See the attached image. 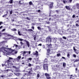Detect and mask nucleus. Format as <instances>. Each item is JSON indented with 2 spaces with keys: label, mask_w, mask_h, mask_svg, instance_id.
<instances>
[{
  "label": "nucleus",
  "mask_w": 79,
  "mask_h": 79,
  "mask_svg": "<svg viewBox=\"0 0 79 79\" xmlns=\"http://www.w3.org/2000/svg\"><path fill=\"white\" fill-rule=\"evenodd\" d=\"M53 31H54L55 33H56V32L58 31V29H57V28L55 27L54 29L53 30Z\"/></svg>",
  "instance_id": "0eeeda50"
},
{
  "label": "nucleus",
  "mask_w": 79,
  "mask_h": 79,
  "mask_svg": "<svg viewBox=\"0 0 79 79\" xmlns=\"http://www.w3.org/2000/svg\"><path fill=\"white\" fill-rule=\"evenodd\" d=\"M15 47H16V48H18L19 47L18 46V45L16 44H14L13 47L14 48V47H15Z\"/></svg>",
  "instance_id": "ddd939ff"
},
{
  "label": "nucleus",
  "mask_w": 79,
  "mask_h": 79,
  "mask_svg": "<svg viewBox=\"0 0 79 79\" xmlns=\"http://www.w3.org/2000/svg\"><path fill=\"white\" fill-rule=\"evenodd\" d=\"M73 27H74V28L76 27L74 25H73Z\"/></svg>",
  "instance_id": "052dcab7"
},
{
  "label": "nucleus",
  "mask_w": 79,
  "mask_h": 79,
  "mask_svg": "<svg viewBox=\"0 0 79 79\" xmlns=\"http://www.w3.org/2000/svg\"><path fill=\"white\" fill-rule=\"evenodd\" d=\"M56 13H59V10H56Z\"/></svg>",
  "instance_id": "5fc2aeb1"
},
{
  "label": "nucleus",
  "mask_w": 79,
  "mask_h": 79,
  "mask_svg": "<svg viewBox=\"0 0 79 79\" xmlns=\"http://www.w3.org/2000/svg\"><path fill=\"white\" fill-rule=\"evenodd\" d=\"M42 47L43 48H45V45H43Z\"/></svg>",
  "instance_id": "8fccbe9b"
},
{
  "label": "nucleus",
  "mask_w": 79,
  "mask_h": 79,
  "mask_svg": "<svg viewBox=\"0 0 79 79\" xmlns=\"http://www.w3.org/2000/svg\"><path fill=\"white\" fill-rule=\"evenodd\" d=\"M11 31H17V30L15 28H13L12 29H11Z\"/></svg>",
  "instance_id": "cd10ccee"
},
{
  "label": "nucleus",
  "mask_w": 79,
  "mask_h": 79,
  "mask_svg": "<svg viewBox=\"0 0 79 79\" xmlns=\"http://www.w3.org/2000/svg\"><path fill=\"white\" fill-rule=\"evenodd\" d=\"M43 67L44 68V70H47V71H48V64H44V65H43Z\"/></svg>",
  "instance_id": "39448f33"
},
{
  "label": "nucleus",
  "mask_w": 79,
  "mask_h": 79,
  "mask_svg": "<svg viewBox=\"0 0 79 79\" xmlns=\"http://www.w3.org/2000/svg\"><path fill=\"white\" fill-rule=\"evenodd\" d=\"M14 74L17 77H19V75H21V73H14Z\"/></svg>",
  "instance_id": "9d476101"
},
{
  "label": "nucleus",
  "mask_w": 79,
  "mask_h": 79,
  "mask_svg": "<svg viewBox=\"0 0 79 79\" xmlns=\"http://www.w3.org/2000/svg\"><path fill=\"white\" fill-rule=\"evenodd\" d=\"M28 31H33V30L32 29H28Z\"/></svg>",
  "instance_id": "a18cd8bd"
},
{
  "label": "nucleus",
  "mask_w": 79,
  "mask_h": 79,
  "mask_svg": "<svg viewBox=\"0 0 79 79\" xmlns=\"http://www.w3.org/2000/svg\"><path fill=\"white\" fill-rule=\"evenodd\" d=\"M32 68L29 69V70H30V71H29V73H30V72H31L32 71Z\"/></svg>",
  "instance_id": "473e14b6"
},
{
  "label": "nucleus",
  "mask_w": 79,
  "mask_h": 79,
  "mask_svg": "<svg viewBox=\"0 0 79 79\" xmlns=\"http://www.w3.org/2000/svg\"><path fill=\"white\" fill-rule=\"evenodd\" d=\"M65 7L68 10H71V7H69V6H66Z\"/></svg>",
  "instance_id": "6e6552de"
},
{
  "label": "nucleus",
  "mask_w": 79,
  "mask_h": 79,
  "mask_svg": "<svg viewBox=\"0 0 79 79\" xmlns=\"http://www.w3.org/2000/svg\"><path fill=\"white\" fill-rule=\"evenodd\" d=\"M20 31H18V33L19 35H21V34L20 33Z\"/></svg>",
  "instance_id": "ea45409f"
},
{
  "label": "nucleus",
  "mask_w": 79,
  "mask_h": 79,
  "mask_svg": "<svg viewBox=\"0 0 79 79\" xmlns=\"http://www.w3.org/2000/svg\"><path fill=\"white\" fill-rule=\"evenodd\" d=\"M45 75L46 77H49L50 76V74H48L47 73H45Z\"/></svg>",
  "instance_id": "2eb2a0df"
},
{
  "label": "nucleus",
  "mask_w": 79,
  "mask_h": 79,
  "mask_svg": "<svg viewBox=\"0 0 79 79\" xmlns=\"http://www.w3.org/2000/svg\"><path fill=\"white\" fill-rule=\"evenodd\" d=\"M18 40H19L20 41H23V40L24 42H25L26 43V44L28 46V47H30V44L29 42L26 40H23L21 38H18Z\"/></svg>",
  "instance_id": "20e7f679"
},
{
  "label": "nucleus",
  "mask_w": 79,
  "mask_h": 79,
  "mask_svg": "<svg viewBox=\"0 0 79 79\" xmlns=\"http://www.w3.org/2000/svg\"><path fill=\"white\" fill-rule=\"evenodd\" d=\"M53 12V11L52 10H50L49 11V16L50 17L51 16V13H52V12Z\"/></svg>",
  "instance_id": "393cba45"
},
{
  "label": "nucleus",
  "mask_w": 79,
  "mask_h": 79,
  "mask_svg": "<svg viewBox=\"0 0 79 79\" xmlns=\"http://www.w3.org/2000/svg\"><path fill=\"white\" fill-rule=\"evenodd\" d=\"M72 1H73V0H69L68 2V3H71L72 2Z\"/></svg>",
  "instance_id": "2f4dec72"
},
{
  "label": "nucleus",
  "mask_w": 79,
  "mask_h": 79,
  "mask_svg": "<svg viewBox=\"0 0 79 79\" xmlns=\"http://www.w3.org/2000/svg\"><path fill=\"white\" fill-rule=\"evenodd\" d=\"M61 55V54H60V53H58L57 54V56L58 57L59 56H60Z\"/></svg>",
  "instance_id": "4c0bfd02"
},
{
  "label": "nucleus",
  "mask_w": 79,
  "mask_h": 79,
  "mask_svg": "<svg viewBox=\"0 0 79 79\" xmlns=\"http://www.w3.org/2000/svg\"><path fill=\"white\" fill-rule=\"evenodd\" d=\"M31 66H32V64H30V63H29L28 65V66H29V67H31Z\"/></svg>",
  "instance_id": "a19ab883"
},
{
  "label": "nucleus",
  "mask_w": 79,
  "mask_h": 79,
  "mask_svg": "<svg viewBox=\"0 0 79 79\" xmlns=\"http://www.w3.org/2000/svg\"><path fill=\"white\" fill-rule=\"evenodd\" d=\"M32 60V59L31 57L27 59V60L28 61H31Z\"/></svg>",
  "instance_id": "aec40b11"
},
{
  "label": "nucleus",
  "mask_w": 79,
  "mask_h": 79,
  "mask_svg": "<svg viewBox=\"0 0 79 79\" xmlns=\"http://www.w3.org/2000/svg\"><path fill=\"white\" fill-rule=\"evenodd\" d=\"M27 19H28V20H30V19L29 17H27Z\"/></svg>",
  "instance_id": "338daca9"
},
{
  "label": "nucleus",
  "mask_w": 79,
  "mask_h": 79,
  "mask_svg": "<svg viewBox=\"0 0 79 79\" xmlns=\"http://www.w3.org/2000/svg\"><path fill=\"white\" fill-rule=\"evenodd\" d=\"M35 24L34 23H31V26H35Z\"/></svg>",
  "instance_id": "de8ad7c7"
},
{
  "label": "nucleus",
  "mask_w": 79,
  "mask_h": 79,
  "mask_svg": "<svg viewBox=\"0 0 79 79\" xmlns=\"http://www.w3.org/2000/svg\"><path fill=\"white\" fill-rule=\"evenodd\" d=\"M46 45L47 46V47H48V48H51V47H52V45H51V44H47Z\"/></svg>",
  "instance_id": "f3484780"
},
{
  "label": "nucleus",
  "mask_w": 79,
  "mask_h": 79,
  "mask_svg": "<svg viewBox=\"0 0 79 79\" xmlns=\"http://www.w3.org/2000/svg\"><path fill=\"white\" fill-rule=\"evenodd\" d=\"M69 11H71V12H72L73 11V9H71L70 8V10H69Z\"/></svg>",
  "instance_id": "69168bd1"
},
{
  "label": "nucleus",
  "mask_w": 79,
  "mask_h": 79,
  "mask_svg": "<svg viewBox=\"0 0 79 79\" xmlns=\"http://www.w3.org/2000/svg\"><path fill=\"white\" fill-rule=\"evenodd\" d=\"M75 53H76V54H77V55H78V54L79 53V52H75Z\"/></svg>",
  "instance_id": "e2e57ef3"
},
{
  "label": "nucleus",
  "mask_w": 79,
  "mask_h": 79,
  "mask_svg": "<svg viewBox=\"0 0 79 79\" xmlns=\"http://www.w3.org/2000/svg\"><path fill=\"white\" fill-rule=\"evenodd\" d=\"M8 15V14H5L3 16H2V17H6V16Z\"/></svg>",
  "instance_id": "c85d7f7f"
},
{
  "label": "nucleus",
  "mask_w": 79,
  "mask_h": 79,
  "mask_svg": "<svg viewBox=\"0 0 79 79\" xmlns=\"http://www.w3.org/2000/svg\"><path fill=\"white\" fill-rule=\"evenodd\" d=\"M21 57L20 56H18L17 58L14 59V61H16V60H19L21 59Z\"/></svg>",
  "instance_id": "423d86ee"
},
{
  "label": "nucleus",
  "mask_w": 79,
  "mask_h": 79,
  "mask_svg": "<svg viewBox=\"0 0 79 79\" xmlns=\"http://www.w3.org/2000/svg\"><path fill=\"white\" fill-rule=\"evenodd\" d=\"M15 71L16 73H18L19 72H20V70L17 69L15 70Z\"/></svg>",
  "instance_id": "4be33fe9"
},
{
  "label": "nucleus",
  "mask_w": 79,
  "mask_h": 79,
  "mask_svg": "<svg viewBox=\"0 0 79 79\" xmlns=\"http://www.w3.org/2000/svg\"><path fill=\"white\" fill-rule=\"evenodd\" d=\"M35 61H36V59L35 58L33 59L32 61H33V63H35Z\"/></svg>",
  "instance_id": "7c9ffc66"
},
{
  "label": "nucleus",
  "mask_w": 79,
  "mask_h": 79,
  "mask_svg": "<svg viewBox=\"0 0 79 79\" xmlns=\"http://www.w3.org/2000/svg\"><path fill=\"white\" fill-rule=\"evenodd\" d=\"M13 0H10L9 2V3L10 4H12V3H13Z\"/></svg>",
  "instance_id": "6ab92c4d"
},
{
  "label": "nucleus",
  "mask_w": 79,
  "mask_h": 79,
  "mask_svg": "<svg viewBox=\"0 0 79 79\" xmlns=\"http://www.w3.org/2000/svg\"><path fill=\"white\" fill-rule=\"evenodd\" d=\"M37 77L38 78V77H40V75H39V74L38 73V74H37Z\"/></svg>",
  "instance_id": "09e8293b"
},
{
  "label": "nucleus",
  "mask_w": 79,
  "mask_h": 79,
  "mask_svg": "<svg viewBox=\"0 0 79 79\" xmlns=\"http://www.w3.org/2000/svg\"><path fill=\"white\" fill-rule=\"evenodd\" d=\"M36 39V36H34V39L35 40Z\"/></svg>",
  "instance_id": "603ef678"
},
{
  "label": "nucleus",
  "mask_w": 79,
  "mask_h": 79,
  "mask_svg": "<svg viewBox=\"0 0 79 79\" xmlns=\"http://www.w3.org/2000/svg\"><path fill=\"white\" fill-rule=\"evenodd\" d=\"M75 71L76 73L79 74V70L77 69V68H76L75 69Z\"/></svg>",
  "instance_id": "f8f14e48"
},
{
  "label": "nucleus",
  "mask_w": 79,
  "mask_h": 79,
  "mask_svg": "<svg viewBox=\"0 0 79 79\" xmlns=\"http://www.w3.org/2000/svg\"><path fill=\"white\" fill-rule=\"evenodd\" d=\"M35 53L34 54V55H36V56H38V52L37 51H36Z\"/></svg>",
  "instance_id": "dca6fc26"
},
{
  "label": "nucleus",
  "mask_w": 79,
  "mask_h": 79,
  "mask_svg": "<svg viewBox=\"0 0 79 79\" xmlns=\"http://www.w3.org/2000/svg\"><path fill=\"white\" fill-rule=\"evenodd\" d=\"M79 61V59H76L75 61H73V63H76V62H77Z\"/></svg>",
  "instance_id": "412c9836"
},
{
  "label": "nucleus",
  "mask_w": 79,
  "mask_h": 79,
  "mask_svg": "<svg viewBox=\"0 0 79 79\" xmlns=\"http://www.w3.org/2000/svg\"><path fill=\"white\" fill-rule=\"evenodd\" d=\"M20 44H21V46L23 45V42L21 41L20 42Z\"/></svg>",
  "instance_id": "3c124183"
},
{
  "label": "nucleus",
  "mask_w": 79,
  "mask_h": 79,
  "mask_svg": "<svg viewBox=\"0 0 79 79\" xmlns=\"http://www.w3.org/2000/svg\"><path fill=\"white\" fill-rule=\"evenodd\" d=\"M73 57H74V58H76V55L75 54H73Z\"/></svg>",
  "instance_id": "864d4df0"
},
{
  "label": "nucleus",
  "mask_w": 79,
  "mask_h": 79,
  "mask_svg": "<svg viewBox=\"0 0 79 79\" xmlns=\"http://www.w3.org/2000/svg\"><path fill=\"white\" fill-rule=\"evenodd\" d=\"M12 13H13V11L12 10H11L10 11V15H12Z\"/></svg>",
  "instance_id": "37998d69"
},
{
  "label": "nucleus",
  "mask_w": 79,
  "mask_h": 79,
  "mask_svg": "<svg viewBox=\"0 0 79 79\" xmlns=\"http://www.w3.org/2000/svg\"><path fill=\"white\" fill-rule=\"evenodd\" d=\"M62 38H63V39H64L65 40H66V37H65V36H63L62 37Z\"/></svg>",
  "instance_id": "79ce46f5"
},
{
  "label": "nucleus",
  "mask_w": 79,
  "mask_h": 79,
  "mask_svg": "<svg viewBox=\"0 0 79 79\" xmlns=\"http://www.w3.org/2000/svg\"><path fill=\"white\" fill-rule=\"evenodd\" d=\"M73 50H74V51H77V50L75 48V47H73Z\"/></svg>",
  "instance_id": "49530a36"
},
{
  "label": "nucleus",
  "mask_w": 79,
  "mask_h": 79,
  "mask_svg": "<svg viewBox=\"0 0 79 79\" xmlns=\"http://www.w3.org/2000/svg\"><path fill=\"white\" fill-rule=\"evenodd\" d=\"M46 79H51V77H47Z\"/></svg>",
  "instance_id": "6e6d98bb"
},
{
  "label": "nucleus",
  "mask_w": 79,
  "mask_h": 79,
  "mask_svg": "<svg viewBox=\"0 0 79 79\" xmlns=\"http://www.w3.org/2000/svg\"><path fill=\"white\" fill-rule=\"evenodd\" d=\"M69 41L71 42H72V40L71 39H70L69 40Z\"/></svg>",
  "instance_id": "0e129e2a"
},
{
  "label": "nucleus",
  "mask_w": 79,
  "mask_h": 79,
  "mask_svg": "<svg viewBox=\"0 0 79 79\" xmlns=\"http://www.w3.org/2000/svg\"><path fill=\"white\" fill-rule=\"evenodd\" d=\"M72 17L73 18H75V15H73L72 16Z\"/></svg>",
  "instance_id": "13d9d810"
},
{
  "label": "nucleus",
  "mask_w": 79,
  "mask_h": 79,
  "mask_svg": "<svg viewBox=\"0 0 79 79\" xmlns=\"http://www.w3.org/2000/svg\"><path fill=\"white\" fill-rule=\"evenodd\" d=\"M53 42L54 43H56V38H53Z\"/></svg>",
  "instance_id": "4468645a"
},
{
  "label": "nucleus",
  "mask_w": 79,
  "mask_h": 79,
  "mask_svg": "<svg viewBox=\"0 0 79 79\" xmlns=\"http://www.w3.org/2000/svg\"><path fill=\"white\" fill-rule=\"evenodd\" d=\"M7 35V36H11L10 35L8 34L7 33H2V35Z\"/></svg>",
  "instance_id": "1a4fd4ad"
},
{
  "label": "nucleus",
  "mask_w": 79,
  "mask_h": 79,
  "mask_svg": "<svg viewBox=\"0 0 79 79\" xmlns=\"http://www.w3.org/2000/svg\"><path fill=\"white\" fill-rule=\"evenodd\" d=\"M44 63H45V62H47V59L45 58L44 60Z\"/></svg>",
  "instance_id": "c9c22d12"
},
{
  "label": "nucleus",
  "mask_w": 79,
  "mask_h": 79,
  "mask_svg": "<svg viewBox=\"0 0 79 79\" xmlns=\"http://www.w3.org/2000/svg\"><path fill=\"white\" fill-rule=\"evenodd\" d=\"M26 53H28V54H29V55H30V54H31V51L29 52L27 51L26 52Z\"/></svg>",
  "instance_id": "72a5a7b5"
},
{
  "label": "nucleus",
  "mask_w": 79,
  "mask_h": 79,
  "mask_svg": "<svg viewBox=\"0 0 79 79\" xmlns=\"http://www.w3.org/2000/svg\"><path fill=\"white\" fill-rule=\"evenodd\" d=\"M53 39V38L52 37V36H48L47 37L46 39V43L47 44H50L52 42V39Z\"/></svg>",
  "instance_id": "7ed1b4c3"
},
{
  "label": "nucleus",
  "mask_w": 79,
  "mask_h": 79,
  "mask_svg": "<svg viewBox=\"0 0 79 79\" xmlns=\"http://www.w3.org/2000/svg\"><path fill=\"white\" fill-rule=\"evenodd\" d=\"M50 49H48L47 50V52L48 53H50Z\"/></svg>",
  "instance_id": "58836bf2"
},
{
  "label": "nucleus",
  "mask_w": 79,
  "mask_h": 79,
  "mask_svg": "<svg viewBox=\"0 0 79 79\" xmlns=\"http://www.w3.org/2000/svg\"><path fill=\"white\" fill-rule=\"evenodd\" d=\"M50 22H46V23L47 24H50Z\"/></svg>",
  "instance_id": "c03bdc74"
},
{
  "label": "nucleus",
  "mask_w": 79,
  "mask_h": 79,
  "mask_svg": "<svg viewBox=\"0 0 79 79\" xmlns=\"http://www.w3.org/2000/svg\"><path fill=\"white\" fill-rule=\"evenodd\" d=\"M75 26L77 27H79V25L78 23H76Z\"/></svg>",
  "instance_id": "c756f323"
},
{
  "label": "nucleus",
  "mask_w": 79,
  "mask_h": 79,
  "mask_svg": "<svg viewBox=\"0 0 79 79\" xmlns=\"http://www.w3.org/2000/svg\"><path fill=\"white\" fill-rule=\"evenodd\" d=\"M15 50L13 49H11V48H8L4 47H2L1 48H0V52H2L4 55L6 54V52L9 53H11L13 52H14Z\"/></svg>",
  "instance_id": "f257e3e1"
},
{
  "label": "nucleus",
  "mask_w": 79,
  "mask_h": 79,
  "mask_svg": "<svg viewBox=\"0 0 79 79\" xmlns=\"http://www.w3.org/2000/svg\"><path fill=\"white\" fill-rule=\"evenodd\" d=\"M53 2H51L49 5V8H52L53 7Z\"/></svg>",
  "instance_id": "9b49d317"
},
{
  "label": "nucleus",
  "mask_w": 79,
  "mask_h": 79,
  "mask_svg": "<svg viewBox=\"0 0 79 79\" xmlns=\"http://www.w3.org/2000/svg\"><path fill=\"white\" fill-rule=\"evenodd\" d=\"M70 56V55L69 54V53H67V56L68 57V58H69V56Z\"/></svg>",
  "instance_id": "e433bc0d"
},
{
  "label": "nucleus",
  "mask_w": 79,
  "mask_h": 79,
  "mask_svg": "<svg viewBox=\"0 0 79 79\" xmlns=\"http://www.w3.org/2000/svg\"><path fill=\"white\" fill-rule=\"evenodd\" d=\"M31 28H32V29L34 30V27L32 26L31 27Z\"/></svg>",
  "instance_id": "680f3d73"
},
{
  "label": "nucleus",
  "mask_w": 79,
  "mask_h": 79,
  "mask_svg": "<svg viewBox=\"0 0 79 79\" xmlns=\"http://www.w3.org/2000/svg\"><path fill=\"white\" fill-rule=\"evenodd\" d=\"M13 61H15V59L12 57H9V59L5 61V64H2V67H3L4 66H6L8 65L9 66H11L13 65L12 62H14Z\"/></svg>",
  "instance_id": "f03ea898"
},
{
  "label": "nucleus",
  "mask_w": 79,
  "mask_h": 79,
  "mask_svg": "<svg viewBox=\"0 0 79 79\" xmlns=\"http://www.w3.org/2000/svg\"><path fill=\"white\" fill-rule=\"evenodd\" d=\"M48 31H50V32H51L52 31V29L49 28L48 29Z\"/></svg>",
  "instance_id": "4d7b16f0"
},
{
  "label": "nucleus",
  "mask_w": 79,
  "mask_h": 79,
  "mask_svg": "<svg viewBox=\"0 0 79 79\" xmlns=\"http://www.w3.org/2000/svg\"><path fill=\"white\" fill-rule=\"evenodd\" d=\"M36 60H36V62H37L39 61V58H37Z\"/></svg>",
  "instance_id": "bf43d9fd"
},
{
  "label": "nucleus",
  "mask_w": 79,
  "mask_h": 79,
  "mask_svg": "<svg viewBox=\"0 0 79 79\" xmlns=\"http://www.w3.org/2000/svg\"><path fill=\"white\" fill-rule=\"evenodd\" d=\"M58 33H59V34H62V31H61V30H59L58 31Z\"/></svg>",
  "instance_id": "a211bd4d"
},
{
  "label": "nucleus",
  "mask_w": 79,
  "mask_h": 79,
  "mask_svg": "<svg viewBox=\"0 0 79 79\" xmlns=\"http://www.w3.org/2000/svg\"><path fill=\"white\" fill-rule=\"evenodd\" d=\"M29 5H33V3L32 1H30L29 2Z\"/></svg>",
  "instance_id": "b1692460"
},
{
  "label": "nucleus",
  "mask_w": 79,
  "mask_h": 79,
  "mask_svg": "<svg viewBox=\"0 0 79 79\" xmlns=\"http://www.w3.org/2000/svg\"><path fill=\"white\" fill-rule=\"evenodd\" d=\"M70 28H69L67 30V32H71V31H70Z\"/></svg>",
  "instance_id": "f704fd0d"
},
{
  "label": "nucleus",
  "mask_w": 79,
  "mask_h": 79,
  "mask_svg": "<svg viewBox=\"0 0 79 79\" xmlns=\"http://www.w3.org/2000/svg\"><path fill=\"white\" fill-rule=\"evenodd\" d=\"M50 52H47V55H50Z\"/></svg>",
  "instance_id": "774afa93"
},
{
  "label": "nucleus",
  "mask_w": 79,
  "mask_h": 79,
  "mask_svg": "<svg viewBox=\"0 0 79 79\" xmlns=\"http://www.w3.org/2000/svg\"><path fill=\"white\" fill-rule=\"evenodd\" d=\"M63 67L64 68L66 66V63L64 62L63 64Z\"/></svg>",
  "instance_id": "a878e982"
},
{
  "label": "nucleus",
  "mask_w": 79,
  "mask_h": 79,
  "mask_svg": "<svg viewBox=\"0 0 79 79\" xmlns=\"http://www.w3.org/2000/svg\"><path fill=\"white\" fill-rule=\"evenodd\" d=\"M37 28L38 29V30H39L40 31H41V28H40V27H37Z\"/></svg>",
  "instance_id": "bb28decb"
},
{
  "label": "nucleus",
  "mask_w": 79,
  "mask_h": 79,
  "mask_svg": "<svg viewBox=\"0 0 79 79\" xmlns=\"http://www.w3.org/2000/svg\"><path fill=\"white\" fill-rule=\"evenodd\" d=\"M76 6L77 8H78V9H79V3H77Z\"/></svg>",
  "instance_id": "5701e85b"
}]
</instances>
